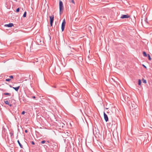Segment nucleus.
Masks as SVG:
<instances>
[{"label":"nucleus","mask_w":152,"mask_h":152,"mask_svg":"<svg viewBox=\"0 0 152 152\" xmlns=\"http://www.w3.org/2000/svg\"><path fill=\"white\" fill-rule=\"evenodd\" d=\"M10 134L11 135V136H12L13 135V133L12 132H10Z\"/></svg>","instance_id":"5701e85b"},{"label":"nucleus","mask_w":152,"mask_h":152,"mask_svg":"<svg viewBox=\"0 0 152 152\" xmlns=\"http://www.w3.org/2000/svg\"><path fill=\"white\" fill-rule=\"evenodd\" d=\"M32 98H33V99H35V98H36V97H35V96H33L32 97Z\"/></svg>","instance_id":"cd10ccee"},{"label":"nucleus","mask_w":152,"mask_h":152,"mask_svg":"<svg viewBox=\"0 0 152 152\" xmlns=\"http://www.w3.org/2000/svg\"><path fill=\"white\" fill-rule=\"evenodd\" d=\"M142 81L143 83L145 84H146L147 83L146 80L143 78L142 79Z\"/></svg>","instance_id":"4468645a"},{"label":"nucleus","mask_w":152,"mask_h":152,"mask_svg":"<svg viewBox=\"0 0 152 152\" xmlns=\"http://www.w3.org/2000/svg\"><path fill=\"white\" fill-rule=\"evenodd\" d=\"M142 66H143L144 67H145V68H147L146 67L145 65H144V64H143V65H142Z\"/></svg>","instance_id":"bb28decb"},{"label":"nucleus","mask_w":152,"mask_h":152,"mask_svg":"<svg viewBox=\"0 0 152 152\" xmlns=\"http://www.w3.org/2000/svg\"><path fill=\"white\" fill-rule=\"evenodd\" d=\"M20 88V86H19L18 87H12V88H13L16 91H18Z\"/></svg>","instance_id":"1a4fd4ad"},{"label":"nucleus","mask_w":152,"mask_h":152,"mask_svg":"<svg viewBox=\"0 0 152 152\" xmlns=\"http://www.w3.org/2000/svg\"><path fill=\"white\" fill-rule=\"evenodd\" d=\"M45 142H46V141L45 140H42L41 142V143L42 144H44Z\"/></svg>","instance_id":"f3484780"},{"label":"nucleus","mask_w":152,"mask_h":152,"mask_svg":"<svg viewBox=\"0 0 152 152\" xmlns=\"http://www.w3.org/2000/svg\"><path fill=\"white\" fill-rule=\"evenodd\" d=\"M147 56H148V60H151V57L150 55L149 54H148Z\"/></svg>","instance_id":"dca6fc26"},{"label":"nucleus","mask_w":152,"mask_h":152,"mask_svg":"<svg viewBox=\"0 0 152 152\" xmlns=\"http://www.w3.org/2000/svg\"><path fill=\"white\" fill-rule=\"evenodd\" d=\"M104 120L106 122H107L108 121V118L107 115L104 112Z\"/></svg>","instance_id":"20e7f679"},{"label":"nucleus","mask_w":152,"mask_h":152,"mask_svg":"<svg viewBox=\"0 0 152 152\" xmlns=\"http://www.w3.org/2000/svg\"><path fill=\"white\" fill-rule=\"evenodd\" d=\"M50 22H53L54 20V15H53L52 16H50Z\"/></svg>","instance_id":"0eeeda50"},{"label":"nucleus","mask_w":152,"mask_h":152,"mask_svg":"<svg viewBox=\"0 0 152 152\" xmlns=\"http://www.w3.org/2000/svg\"><path fill=\"white\" fill-rule=\"evenodd\" d=\"M31 143L32 145H34L35 144V143L33 141H32L31 142Z\"/></svg>","instance_id":"aec40b11"},{"label":"nucleus","mask_w":152,"mask_h":152,"mask_svg":"<svg viewBox=\"0 0 152 152\" xmlns=\"http://www.w3.org/2000/svg\"><path fill=\"white\" fill-rule=\"evenodd\" d=\"M47 142L48 143H50V142H50L49 141H47V142H46V144H47Z\"/></svg>","instance_id":"a878e982"},{"label":"nucleus","mask_w":152,"mask_h":152,"mask_svg":"<svg viewBox=\"0 0 152 152\" xmlns=\"http://www.w3.org/2000/svg\"><path fill=\"white\" fill-rule=\"evenodd\" d=\"M25 112L24 111H23L22 113H21V114L22 115H24L25 113Z\"/></svg>","instance_id":"393cba45"},{"label":"nucleus","mask_w":152,"mask_h":152,"mask_svg":"<svg viewBox=\"0 0 152 152\" xmlns=\"http://www.w3.org/2000/svg\"><path fill=\"white\" fill-rule=\"evenodd\" d=\"M65 24H66L65 20V19H64L63 20V22H62V24H61V30H62V31H63L64 29Z\"/></svg>","instance_id":"7ed1b4c3"},{"label":"nucleus","mask_w":152,"mask_h":152,"mask_svg":"<svg viewBox=\"0 0 152 152\" xmlns=\"http://www.w3.org/2000/svg\"><path fill=\"white\" fill-rule=\"evenodd\" d=\"M14 25L12 23H9L8 24H5L4 25V26L5 27H11L13 26Z\"/></svg>","instance_id":"423d86ee"},{"label":"nucleus","mask_w":152,"mask_h":152,"mask_svg":"<svg viewBox=\"0 0 152 152\" xmlns=\"http://www.w3.org/2000/svg\"><path fill=\"white\" fill-rule=\"evenodd\" d=\"M25 133H27L28 132V131L27 130H25Z\"/></svg>","instance_id":"c85d7f7f"},{"label":"nucleus","mask_w":152,"mask_h":152,"mask_svg":"<svg viewBox=\"0 0 152 152\" xmlns=\"http://www.w3.org/2000/svg\"><path fill=\"white\" fill-rule=\"evenodd\" d=\"M17 142L18 143V144H19L20 146V147L22 148H23V145H22V144L20 143L19 141V140H18V141H17Z\"/></svg>","instance_id":"9d476101"},{"label":"nucleus","mask_w":152,"mask_h":152,"mask_svg":"<svg viewBox=\"0 0 152 152\" xmlns=\"http://www.w3.org/2000/svg\"><path fill=\"white\" fill-rule=\"evenodd\" d=\"M66 133L67 134V136H68V135H69V134H69V133H68V132H66Z\"/></svg>","instance_id":"7c9ffc66"},{"label":"nucleus","mask_w":152,"mask_h":152,"mask_svg":"<svg viewBox=\"0 0 152 152\" xmlns=\"http://www.w3.org/2000/svg\"><path fill=\"white\" fill-rule=\"evenodd\" d=\"M143 56L145 57H147L148 56V55L146 53L145 51L143 52Z\"/></svg>","instance_id":"9b49d317"},{"label":"nucleus","mask_w":152,"mask_h":152,"mask_svg":"<svg viewBox=\"0 0 152 152\" xmlns=\"http://www.w3.org/2000/svg\"><path fill=\"white\" fill-rule=\"evenodd\" d=\"M141 83V80L140 79H139L138 81V84L139 85H140Z\"/></svg>","instance_id":"2eb2a0df"},{"label":"nucleus","mask_w":152,"mask_h":152,"mask_svg":"<svg viewBox=\"0 0 152 152\" xmlns=\"http://www.w3.org/2000/svg\"><path fill=\"white\" fill-rule=\"evenodd\" d=\"M26 13H27V12L26 11L24 12V14H23V18H25L26 17Z\"/></svg>","instance_id":"f8f14e48"},{"label":"nucleus","mask_w":152,"mask_h":152,"mask_svg":"<svg viewBox=\"0 0 152 152\" xmlns=\"http://www.w3.org/2000/svg\"><path fill=\"white\" fill-rule=\"evenodd\" d=\"M9 77L11 79L13 78V76L12 75H11V76H10Z\"/></svg>","instance_id":"412c9836"},{"label":"nucleus","mask_w":152,"mask_h":152,"mask_svg":"<svg viewBox=\"0 0 152 152\" xmlns=\"http://www.w3.org/2000/svg\"><path fill=\"white\" fill-rule=\"evenodd\" d=\"M59 13L61 15L63 13L64 10V7L63 3L62 1L59 0Z\"/></svg>","instance_id":"f257e3e1"},{"label":"nucleus","mask_w":152,"mask_h":152,"mask_svg":"<svg viewBox=\"0 0 152 152\" xmlns=\"http://www.w3.org/2000/svg\"><path fill=\"white\" fill-rule=\"evenodd\" d=\"M52 149H53L54 148L56 149L58 148V143L56 142H52L50 143V145H49Z\"/></svg>","instance_id":"f03ea898"},{"label":"nucleus","mask_w":152,"mask_h":152,"mask_svg":"<svg viewBox=\"0 0 152 152\" xmlns=\"http://www.w3.org/2000/svg\"><path fill=\"white\" fill-rule=\"evenodd\" d=\"M10 87H11V88H12V87L11 86V85H10Z\"/></svg>","instance_id":"2f4dec72"},{"label":"nucleus","mask_w":152,"mask_h":152,"mask_svg":"<svg viewBox=\"0 0 152 152\" xmlns=\"http://www.w3.org/2000/svg\"><path fill=\"white\" fill-rule=\"evenodd\" d=\"M129 17V16L128 15H122L121 17V18L122 19L127 18Z\"/></svg>","instance_id":"39448f33"},{"label":"nucleus","mask_w":152,"mask_h":152,"mask_svg":"<svg viewBox=\"0 0 152 152\" xmlns=\"http://www.w3.org/2000/svg\"><path fill=\"white\" fill-rule=\"evenodd\" d=\"M147 18H146V19H145V22H146L147 23H148V22H147Z\"/></svg>","instance_id":"c756f323"},{"label":"nucleus","mask_w":152,"mask_h":152,"mask_svg":"<svg viewBox=\"0 0 152 152\" xmlns=\"http://www.w3.org/2000/svg\"><path fill=\"white\" fill-rule=\"evenodd\" d=\"M71 2L72 3H73L75 4V2L74 0H71Z\"/></svg>","instance_id":"b1692460"},{"label":"nucleus","mask_w":152,"mask_h":152,"mask_svg":"<svg viewBox=\"0 0 152 152\" xmlns=\"http://www.w3.org/2000/svg\"><path fill=\"white\" fill-rule=\"evenodd\" d=\"M53 22H50V24L51 26H52L53 25Z\"/></svg>","instance_id":"4be33fe9"},{"label":"nucleus","mask_w":152,"mask_h":152,"mask_svg":"<svg viewBox=\"0 0 152 152\" xmlns=\"http://www.w3.org/2000/svg\"><path fill=\"white\" fill-rule=\"evenodd\" d=\"M11 80V79L7 78V79H6L5 81H7V82H10V81Z\"/></svg>","instance_id":"a211bd4d"},{"label":"nucleus","mask_w":152,"mask_h":152,"mask_svg":"<svg viewBox=\"0 0 152 152\" xmlns=\"http://www.w3.org/2000/svg\"><path fill=\"white\" fill-rule=\"evenodd\" d=\"M4 94L5 95H8L9 96H10L11 95V94L8 93H5Z\"/></svg>","instance_id":"ddd939ff"},{"label":"nucleus","mask_w":152,"mask_h":152,"mask_svg":"<svg viewBox=\"0 0 152 152\" xmlns=\"http://www.w3.org/2000/svg\"><path fill=\"white\" fill-rule=\"evenodd\" d=\"M4 102L6 104L8 105L10 107L12 106V104H11L9 103V102L8 101H4Z\"/></svg>","instance_id":"6e6552de"},{"label":"nucleus","mask_w":152,"mask_h":152,"mask_svg":"<svg viewBox=\"0 0 152 152\" xmlns=\"http://www.w3.org/2000/svg\"><path fill=\"white\" fill-rule=\"evenodd\" d=\"M19 11H20V8H18L16 9V11L17 12H19Z\"/></svg>","instance_id":"6ab92c4d"}]
</instances>
